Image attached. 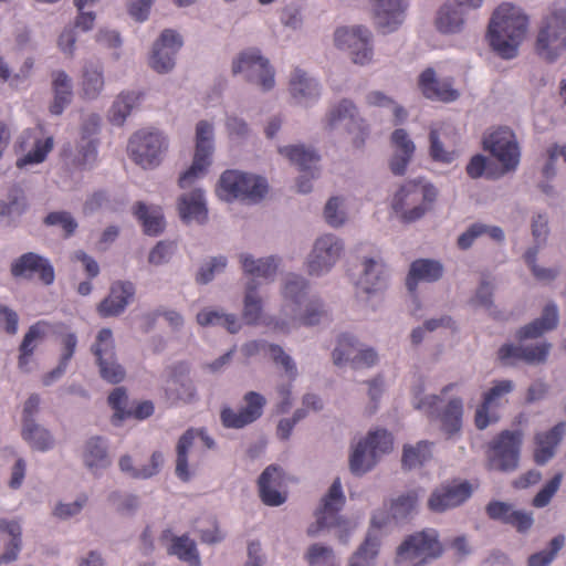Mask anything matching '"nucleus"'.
<instances>
[{
    "instance_id": "obj_16",
    "label": "nucleus",
    "mask_w": 566,
    "mask_h": 566,
    "mask_svg": "<svg viewBox=\"0 0 566 566\" xmlns=\"http://www.w3.org/2000/svg\"><path fill=\"white\" fill-rule=\"evenodd\" d=\"M325 128L334 130L344 126L348 133H357L360 143L364 142L368 135V125L366 120L359 115L357 106L350 99L344 98L333 104L327 111L324 118Z\"/></svg>"
},
{
    "instance_id": "obj_29",
    "label": "nucleus",
    "mask_w": 566,
    "mask_h": 566,
    "mask_svg": "<svg viewBox=\"0 0 566 566\" xmlns=\"http://www.w3.org/2000/svg\"><path fill=\"white\" fill-rule=\"evenodd\" d=\"M390 142L395 149L389 164L390 170L396 176H402L413 157L416 145L403 128L395 129L390 136Z\"/></svg>"
},
{
    "instance_id": "obj_45",
    "label": "nucleus",
    "mask_w": 566,
    "mask_h": 566,
    "mask_svg": "<svg viewBox=\"0 0 566 566\" xmlns=\"http://www.w3.org/2000/svg\"><path fill=\"white\" fill-rule=\"evenodd\" d=\"M263 302L258 292L255 281L248 282L243 300L242 316L248 325H260L264 317H262Z\"/></svg>"
},
{
    "instance_id": "obj_51",
    "label": "nucleus",
    "mask_w": 566,
    "mask_h": 566,
    "mask_svg": "<svg viewBox=\"0 0 566 566\" xmlns=\"http://www.w3.org/2000/svg\"><path fill=\"white\" fill-rule=\"evenodd\" d=\"M432 443L427 440H421L415 446L406 444L402 452V467L407 469H415L423 465L432 455Z\"/></svg>"
},
{
    "instance_id": "obj_49",
    "label": "nucleus",
    "mask_w": 566,
    "mask_h": 566,
    "mask_svg": "<svg viewBox=\"0 0 566 566\" xmlns=\"http://www.w3.org/2000/svg\"><path fill=\"white\" fill-rule=\"evenodd\" d=\"M98 156V140L95 137L81 136L76 144L73 164L83 169L92 168Z\"/></svg>"
},
{
    "instance_id": "obj_41",
    "label": "nucleus",
    "mask_w": 566,
    "mask_h": 566,
    "mask_svg": "<svg viewBox=\"0 0 566 566\" xmlns=\"http://www.w3.org/2000/svg\"><path fill=\"white\" fill-rule=\"evenodd\" d=\"M279 153L287 158L290 163L296 165L301 171L310 172L311 178H315L314 170L321 156L314 148L304 145H290L279 147Z\"/></svg>"
},
{
    "instance_id": "obj_19",
    "label": "nucleus",
    "mask_w": 566,
    "mask_h": 566,
    "mask_svg": "<svg viewBox=\"0 0 566 566\" xmlns=\"http://www.w3.org/2000/svg\"><path fill=\"white\" fill-rule=\"evenodd\" d=\"M515 388L510 379H500L492 382V387L483 394L482 402L475 412V426L483 430L489 424L497 421L499 417L493 412L494 408L501 406V400Z\"/></svg>"
},
{
    "instance_id": "obj_62",
    "label": "nucleus",
    "mask_w": 566,
    "mask_h": 566,
    "mask_svg": "<svg viewBox=\"0 0 566 566\" xmlns=\"http://www.w3.org/2000/svg\"><path fill=\"white\" fill-rule=\"evenodd\" d=\"M564 544H565V536L563 534L555 536L549 542V549L548 551L544 549V551L532 554L528 557L527 565L528 566H548L554 560L557 553L563 548Z\"/></svg>"
},
{
    "instance_id": "obj_17",
    "label": "nucleus",
    "mask_w": 566,
    "mask_h": 566,
    "mask_svg": "<svg viewBox=\"0 0 566 566\" xmlns=\"http://www.w3.org/2000/svg\"><path fill=\"white\" fill-rule=\"evenodd\" d=\"M483 145L503 166L505 171L516 169L520 163V147L514 133L507 127H500L483 139Z\"/></svg>"
},
{
    "instance_id": "obj_48",
    "label": "nucleus",
    "mask_w": 566,
    "mask_h": 566,
    "mask_svg": "<svg viewBox=\"0 0 566 566\" xmlns=\"http://www.w3.org/2000/svg\"><path fill=\"white\" fill-rule=\"evenodd\" d=\"M197 323L203 327L222 326L231 334L238 333L241 328V323L237 315L210 308H205L197 314Z\"/></svg>"
},
{
    "instance_id": "obj_12",
    "label": "nucleus",
    "mask_w": 566,
    "mask_h": 566,
    "mask_svg": "<svg viewBox=\"0 0 566 566\" xmlns=\"http://www.w3.org/2000/svg\"><path fill=\"white\" fill-rule=\"evenodd\" d=\"M523 433L521 430H503L490 443L488 449L489 465L493 470L513 471L520 461Z\"/></svg>"
},
{
    "instance_id": "obj_59",
    "label": "nucleus",
    "mask_w": 566,
    "mask_h": 566,
    "mask_svg": "<svg viewBox=\"0 0 566 566\" xmlns=\"http://www.w3.org/2000/svg\"><path fill=\"white\" fill-rule=\"evenodd\" d=\"M269 356L272 359V361L281 367L286 377L294 381L298 376V370L295 360L292 358L291 355H289L282 346L277 344H272L270 346Z\"/></svg>"
},
{
    "instance_id": "obj_20",
    "label": "nucleus",
    "mask_w": 566,
    "mask_h": 566,
    "mask_svg": "<svg viewBox=\"0 0 566 566\" xmlns=\"http://www.w3.org/2000/svg\"><path fill=\"white\" fill-rule=\"evenodd\" d=\"M136 294L135 284L130 281L118 280L112 283L108 295L97 305L101 317H117L133 302Z\"/></svg>"
},
{
    "instance_id": "obj_61",
    "label": "nucleus",
    "mask_w": 566,
    "mask_h": 566,
    "mask_svg": "<svg viewBox=\"0 0 566 566\" xmlns=\"http://www.w3.org/2000/svg\"><path fill=\"white\" fill-rule=\"evenodd\" d=\"M324 218L332 228L342 227L347 219L345 200L342 197H332L325 205Z\"/></svg>"
},
{
    "instance_id": "obj_60",
    "label": "nucleus",
    "mask_w": 566,
    "mask_h": 566,
    "mask_svg": "<svg viewBox=\"0 0 566 566\" xmlns=\"http://www.w3.org/2000/svg\"><path fill=\"white\" fill-rule=\"evenodd\" d=\"M53 148V138L48 137L45 139H36L34 143V147L32 150H30L28 154H25L23 157L19 158L17 160V166L19 168H23L28 165H35L44 161L48 154Z\"/></svg>"
},
{
    "instance_id": "obj_42",
    "label": "nucleus",
    "mask_w": 566,
    "mask_h": 566,
    "mask_svg": "<svg viewBox=\"0 0 566 566\" xmlns=\"http://www.w3.org/2000/svg\"><path fill=\"white\" fill-rule=\"evenodd\" d=\"M0 533L10 537L0 563H10L18 558L22 547L21 523L17 518H0Z\"/></svg>"
},
{
    "instance_id": "obj_37",
    "label": "nucleus",
    "mask_w": 566,
    "mask_h": 566,
    "mask_svg": "<svg viewBox=\"0 0 566 566\" xmlns=\"http://www.w3.org/2000/svg\"><path fill=\"white\" fill-rule=\"evenodd\" d=\"M165 463V457L161 451H154L150 455L149 462L138 468L134 465L133 458L124 454L118 460L119 470L135 480H147L157 475Z\"/></svg>"
},
{
    "instance_id": "obj_24",
    "label": "nucleus",
    "mask_w": 566,
    "mask_h": 566,
    "mask_svg": "<svg viewBox=\"0 0 566 566\" xmlns=\"http://www.w3.org/2000/svg\"><path fill=\"white\" fill-rule=\"evenodd\" d=\"M374 20L382 33L396 31L405 21L408 0H374Z\"/></svg>"
},
{
    "instance_id": "obj_55",
    "label": "nucleus",
    "mask_w": 566,
    "mask_h": 566,
    "mask_svg": "<svg viewBox=\"0 0 566 566\" xmlns=\"http://www.w3.org/2000/svg\"><path fill=\"white\" fill-rule=\"evenodd\" d=\"M27 199L21 188H10L7 200H0V217L21 216L27 210Z\"/></svg>"
},
{
    "instance_id": "obj_53",
    "label": "nucleus",
    "mask_w": 566,
    "mask_h": 566,
    "mask_svg": "<svg viewBox=\"0 0 566 566\" xmlns=\"http://www.w3.org/2000/svg\"><path fill=\"white\" fill-rule=\"evenodd\" d=\"M49 324L44 321L38 322L30 326L20 345L19 366L24 368L29 364L30 356L35 349V340L40 339L44 334Z\"/></svg>"
},
{
    "instance_id": "obj_23",
    "label": "nucleus",
    "mask_w": 566,
    "mask_h": 566,
    "mask_svg": "<svg viewBox=\"0 0 566 566\" xmlns=\"http://www.w3.org/2000/svg\"><path fill=\"white\" fill-rule=\"evenodd\" d=\"M472 494L467 481L442 484L430 495L428 506L433 512H444L464 503Z\"/></svg>"
},
{
    "instance_id": "obj_26",
    "label": "nucleus",
    "mask_w": 566,
    "mask_h": 566,
    "mask_svg": "<svg viewBox=\"0 0 566 566\" xmlns=\"http://www.w3.org/2000/svg\"><path fill=\"white\" fill-rule=\"evenodd\" d=\"M289 90L295 103L305 107L315 104L321 96L318 82L300 67L291 73Z\"/></svg>"
},
{
    "instance_id": "obj_1",
    "label": "nucleus",
    "mask_w": 566,
    "mask_h": 566,
    "mask_svg": "<svg viewBox=\"0 0 566 566\" xmlns=\"http://www.w3.org/2000/svg\"><path fill=\"white\" fill-rule=\"evenodd\" d=\"M528 17L511 3L499 6L492 14L488 29V41L502 59H514L528 29Z\"/></svg>"
},
{
    "instance_id": "obj_40",
    "label": "nucleus",
    "mask_w": 566,
    "mask_h": 566,
    "mask_svg": "<svg viewBox=\"0 0 566 566\" xmlns=\"http://www.w3.org/2000/svg\"><path fill=\"white\" fill-rule=\"evenodd\" d=\"M558 323V308L555 303H548L541 315V317L534 319L532 323L521 327L516 332V338L518 340H525L528 338H537L545 332L552 331L557 326Z\"/></svg>"
},
{
    "instance_id": "obj_54",
    "label": "nucleus",
    "mask_w": 566,
    "mask_h": 566,
    "mask_svg": "<svg viewBox=\"0 0 566 566\" xmlns=\"http://www.w3.org/2000/svg\"><path fill=\"white\" fill-rule=\"evenodd\" d=\"M304 559L308 566H340L332 547L321 543L312 544L304 554Z\"/></svg>"
},
{
    "instance_id": "obj_44",
    "label": "nucleus",
    "mask_w": 566,
    "mask_h": 566,
    "mask_svg": "<svg viewBox=\"0 0 566 566\" xmlns=\"http://www.w3.org/2000/svg\"><path fill=\"white\" fill-rule=\"evenodd\" d=\"M134 214L142 222L146 234L158 235L164 231V213L159 206H147L139 201L134 207Z\"/></svg>"
},
{
    "instance_id": "obj_57",
    "label": "nucleus",
    "mask_w": 566,
    "mask_h": 566,
    "mask_svg": "<svg viewBox=\"0 0 566 566\" xmlns=\"http://www.w3.org/2000/svg\"><path fill=\"white\" fill-rule=\"evenodd\" d=\"M419 494L417 491H408L391 502L390 511L395 520H405L417 509Z\"/></svg>"
},
{
    "instance_id": "obj_3",
    "label": "nucleus",
    "mask_w": 566,
    "mask_h": 566,
    "mask_svg": "<svg viewBox=\"0 0 566 566\" xmlns=\"http://www.w3.org/2000/svg\"><path fill=\"white\" fill-rule=\"evenodd\" d=\"M438 191L431 184L421 180L408 181L396 192L391 207L402 221L413 222L429 210Z\"/></svg>"
},
{
    "instance_id": "obj_7",
    "label": "nucleus",
    "mask_w": 566,
    "mask_h": 566,
    "mask_svg": "<svg viewBox=\"0 0 566 566\" xmlns=\"http://www.w3.org/2000/svg\"><path fill=\"white\" fill-rule=\"evenodd\" d=\"M443 546L434 528H426L408 535L397 548V560L411 566H426L441 557Z\"/></svg>"
},
{
    "instance_id": "obj_27",
    "label": "nucleus",
    "mask_w": 566,
    "mask_h": 566,
    "mask_svg": "<svg viewBox=\"0 0 566 566\" xmlns=\"http://www.w3.org/2000/svg\"><path fill=\"white\" fill-rule=\"evenodd\" d=\"M180 219L187 223L203 224L208 220V208L205 192L201 188H195L182 193L178 199Z\"/></svg>"
},
{
    "instance_id": "obj_18",
    "label": "nucleus",
    "mask_w": 566,
    "mask_h": 566,
    "mask_svg": "<svg viewBox=\"0 0 566 566\" xmlns=\"http://www.w3.org/2000/svg\"><path fill=\"white\" fill-rule=\"evenodd\" d=\"M182 38L178 32L166 29L154 43L149 59L150 67L160 74L169 73L176 65V56L182 46Z\"/></svg>"
},
{
    "instance_id": "obj_28",
    "label": "nucleus",
    "mask_w": 566,
    "mask_h": 566,
    "mask_svg": "<svg viewBox=\"0 0 566 566\" xmlns=\"http://www.w3.org/2000/svg\"><path fill=\"white\" fill-rule=\"evenodd\" d=\"M419 87L430 99L453 102L460 96L450 78L439 80L433 69H426L419 76Z\"/></svg>"
},
{
    "instance_id": "obj_31",
    "label": "nucleus",
    "mask_w": 566,
    "mask_h": 566,
    "mask_svg": "<svg viewBox=\"0 0 566 566\" xmlns=\"http://www.w3.org/2000/svg\"><path fill=\"white\" fill-rule=\"evenodd\" d=\"M160 541L163 543L169 542L167 545L168 555L176 556L189 566L201 565L197 545L188 535L175 536L170 528H166L161 532Z\"/></svg>"
},
{
    "instance_id": "obj_46",
    "label": "nucleus",
    "mask_w": 566,
    "mask_h": 566,
    "mask_svg": "<svg viewBox=\"0 0 566 566\" xmlns=\"http://www.w3.org/2000/svg\"><path fill=\"white\" fill-rule=\"evenodd\" d=\"M298 324L304 326H315L328 318V310L319 296L311 295L301 307L300 312L294 314Z\"/></svg>"
},
{
    "instance_id": "obj_15",
    "label": "nucleus",
    "mask_w": 566,
    "mask_h": 566,
    "mask_svg": "<svg viewBox=\"0 0 566 566\" xmlns=\"http://www.w3.org/2000/svg\"><path fill=\"white\" fill-rule=\"evenodd\" d=\"M360 265L361 271L356 282L358 294L367 297L380 295L387 287L388 273L379 252L361 256Z\"/></svg>"
},
{
    "instance_id": "obj_52",
    "label": "nucleus",
    "mask_w": 566,
    "mask_h": 566,
    "mask_svg": "<svg viewBox=\"0 0 566 566\" xmlns=\"http://www.w3.org/2000/svg\"><path fill=\"white\" fill-rule=\"evenodd\" d=\"M359 342L354 335L342 334L338 339L336 347L333 350V361L336 366L340 367L346 364H353L357 352L359 349Z\"/></svg>"
},
{
    "instance_id": "obj_43",
    "label": "nucleus",
    "mask_w": 566,
    "mask_h": 566,
    "mask_svg": "<svg viewBox=\"0 0 566 566\" xmlns=\"http://www.w3.org/2000/svg\"><path fill=\"white\" fill-rule=\"evenodd\" d=\"M140 96V93L135 91L119 93L109 109V122L116 126L124 125L133 111L139 105Z\"/></svg>"
},
{
    "instance_id": "obj_30",
    "label": "nucleus",
    "mask_w": 566,
    "mask_h": 566,
    "mask_svg": "<svg viewBox=\"0 0 566 566\" xmlns=\"http://www.w3.org/2000/svg\"><path fill=\"white\" fill-rule=\"evenodd\" d=\"M82 459L94 476H101L112 463L106 440L98 436L88 438L83 447Z\"/></svg>"
},
{
    "instance_id": "obj_33",
    "label": "nucleus",
    "mask_w": 566,
    "mask_h": 566,
    "mask_svg": "<svg viewBox=\"0 0 566 566\" xmlns=\"http://www.w3.org/2000/svg\"><path fill=\"white\" fill-rule=\"evenodd\" d=\"M51 88L53 99L50 104L52 115H61L73 101V80L63 70H55L51 73Z\"/></svg>"
},
{
    "instance_id": "obj_47",
    "label": "nucleus",
    "mask_w": 566,
    "mask_h": 566,
    "mask_svg": "<svg viewBox=\"0 0 566 566\" xmlns=\"http://www.w3.org/2000/svg\"><path fill=\"white\" fill-rule=\"evenodd\" d=\"M21 436L36 451L46 452L53 449L55 444L51 431L36 421L22 426Z\"/></svg>"
},
{
    "instance_id": "obj_21",
    "label": "nucleus",
    "mask_w": 566,
    "mask_h": 566,
    "mask_svg": "<svg viewBox=\"0 0 566 566\" xmlns=\"http://www.w3.org/2000/svg\"><path fill=\"white\" fill-rule=\"evenodd\" d=\"M10 271L14 277H31L38 273L39 279L45 285H51L55 280L54 268L51 261L34 252H27L17 258L11 263Z\"/></svg>"
},
{
    "instance_id": "obj_2",
    "label": "nucleus",
    "mask_w": 566,
    "mask_h": 566,
    "mask_svg": "<svg viewBox=\"0 0 566 566\" xmlns=\"http://www.w3.org/2000/svg\"><path fill=\"white\" fill-rule=\"evenodd\" d=\"M534 53L547 64L566 56V0H556L545 13L536 30Z\"/></svg>"
},
{
    "instance_id": "obj_22",
    "label": "nucleus",
    "mask_w": 566,
    "mask_h": 566,
    "mask_svg": "<svg viewBox=\"0 0 566 566\" xmlns=\"http://www.w3.org/2000/svg\"><path fill=\"white\" fill-rule=\"evenodd\" d=\"M197 437H200L208 449L216 447L214 440L206 432L205 429H188L178 440L176 446V475L179 480L188 482L193 476L190 470L188 457Z\"/></svg>"
},
{
    "instance_id": "obj_34",
    "label": "nucleus",
    "mask_w": 566,
    "mask_h": 566,
    "mask_svg": "<svg viewBox=\"0 0 566 566\" xmlns=\"http://www.w3.org/2000/svg\"><path fill=\"white\" fill-rule=\"evenodd\" d=\"M239 261L243 273L252 276L253 281L254 279L273 281L281 263V259L276 255L255 258L250 253H241Z\"/></svg>"
},
{
    "instance_id": "obj_13",
    "label": "nucleus",
    "mask_w": 566,
    "mask_h": 566,
    "mask_svg": "<svg viewBox=\"0 0 566 566\" xmlns=\"http://www.w3.org/2000/svg\"><path fill=\"white\" fill-rule=\"evenodd\" d=\"M233 74H242L243 77L261 87L262 91H271L275 86V73L258 49H249L238 55L232 63Z\"/></svg>"
},
{
    "instance_id": "obj_8",
    "label": "nucleus",
    "mask_w": 566,
    "mask_h": 566,
    "mask_svg": "<svg viewBox=\"0 0 566 566\" xmlns=\"http://www.w3.org/2000/svg\"><path fill=\"white\" fill-rule=\"evenodd\" d=\"M345 255V241L335 233L318 235L305 259L308 275L322 277L333 271Z\"/></svg>"
},
{
    "instance_id": "obj_4",
    "label": "nucleus",
    "mask_w": 566,
    "mask_h": 566,
    "mask_svg": "<svg viewBox=\"0 0 566 566\" xmlns=\"http://www.w3.org/2000/svg\"><path fill=\"white\" fill-rule=\"evenodd\" d=\"M346 496L343 491L339 478H336L329 486L327 493L323 496L321 505L315 512L316 525L308 528L311 535H315L324 528H338L339 541L346 543L347 535L352 527L349 523L340 515L345 506Z\"/></svg>"
},
{
    "instance_id": "obj_10",
    "label": "nucleus",
    "mask_w": 566,
    "mask_h": 566,
    "mask_svg": "<svg viewBox=\"0 0 566 566\" xmlns=\"http://www.w3.org/2000/svg\"><path fill=\"white\" fill-rule=\"evenodd\" d=\"M195 155L191 166L184 171L178 180L181 189L192 187L196 181L202 178L209 166L214 151V126L208 120H199L196 125Z\"/></svg>"
},
{
    "instance_id": "obj_36",
    "label": "nucleus",
    "mask_w": 566,
    "mask_h": 566,
    "mask_svg": "<svg viewBox=\"0 0 566 566\" xmlns=\"http://www.w3.org/2000/svg\"><path fill=\"white\" fill-rule=\"evenodd\" d=\"M564 433L565 423L559 422L552 429L535 434L534 460L537 464L543 465L554 457Z\"/></svg>"
},
{
    "instance_id": "obj_5",
    "label": "nucleus",
    "mask_w": 566,
    "mask_h": 566,
    "mask_svg": "<svg viewBox=\"0 0 566 566\" xmlns=\"http://www.w3.org/2000/svg\"><path fill=\"white\" fill-rule=\"evenodd\" d=\"M168 149L167 137L158 129L142 128L128 139V157L143 169L158 167Z\"/></svg>"
},
{
    "instance_id": "obj_25",
    "label": "nucleus",
    "mask_w": 566,
    "mask_h": 566,
    "mask_svg": "<svg viewBox=\"0 0 566 566\" xmlns=\"http://www.w3.org/2000/svg\"><path fill=\"white\" fill-rule=\"evenodd\" d=\"M105 88L104 65L99 61L83 63L78 78V94L84 101L97 99Z\"/></svg>"
},
{
    "instance_id": "obj_35",
    "label": "nucleus",
    "mask_w": 566,
    "mask_h": 566,
    "mask_svg": "<svg viewBox=\"0 0 566 566\" xmlns=\"http://www.w3.org/2000/svg\"><path fill=\"white\" fill-rule=\"evenodd\" d=\"M259 493L262 502L269 506H279L286 500L285 494L279 491L282 483V470L276 465H269L259 478Z\"/></svg>"
},
{
    "instance_id": "obj_38",
    "label": "nucleus",
    "mask_w": 566,
    "mask_h": 566,
    "mask_svg": "<svg viewBox=\"0 0 566 566\" xmlns=\"http://www.w3.org/2000/svg\"><path fill=\"white\" fill-rule=\"evenodd\" d=\"M443 275V265L441 262L431 259H418L410 265L407 276V287L410 292L416 291L418 283L436 282Z\"/></svg>"
},
{
    "instance_id": "obj_9",
    "label": "nucleus",
    "mask_w": 566,
    "mask_h": 566,
    "mask_svg": "<svg viewBox=\"0 0 566 566\" xmlns=\"http://www.w3.org/2000/svg\"><path fill=\"white\" fill-rule=\"evenodd\" d=\"M392 448V437L384 429L370 431L359 440L349 455V470L356 476L371 471L379 459Z\"/></svg>"
},
{
    "instance_id": "obj_11",
    "label": "nucleus",
    "mask_w": 566,
    "mask_h": 566,
    "mask_svg": "<svg viewBox=\"0 0 566 566\" xmlns=\"http://www.w3.org/2000/svg\"><path fill=\"white\" fill-rule=\"evenodd\" d=\"M334 41L338 49L349 54L353 63L365 66L374 61V35L367 27L338 28Z\"/></svg>"
},
{
    "instance_id": "obj_50",
    "label": "nucleus",
    "mask_w": 566,
    "mask_h": 566,
    "mask_svg": "<svg viewBox=\"0 0 566 566\" xmlns=\"http://www.w3.org/2000/svg\"><path fill=\"white\" fill-rule=\"evenodd\" d=\"M379 534L373 530H368L365 541L354 554L350 564H357V566H370L379 553Z\"/></svg>"
},
{
    "instance_id": "obj_58",
    "label": "nucleus",
    "mask_w": 566,
    "mask_h": 566,
    "mask_svg": "<svg viewBox=\"0 0 566 566\" xmlns=\"http://www.w3.org/2000/svg\"><path fill=\"white\" fill-rule=\"evenodd\" d=\"M43 223L46 227H55L61 229L64 238L72 237L78 227V223L72 213L64 210L52 211L48 213L43 220Z\"/></svg>"
},
{
    "instance_id": "obj_56",
    "label": "nucleus",
    "mask_w": 566,
    "mask_h": 566,
    "mask_svg": "<svg viewBox=\"0 0 566 566\" xmlns=\"http://www.w3.org/2000/svg\"><path fill=\"white\" fill-rule=\"evenodd\" d=\"M91 350L96 358V363L111 359L116 355L115 340L111 328H102L97 333Z\"/></svg>"
},
{
    "instance_id": "obj_6",
    "label": "nucleus",
    "mask_w": 566,
    "mask_h": 566,
    "mask_svg": "<svg viewBox=\"0 0 566 566\" xmlns=\"http://www.w3.org/2000/svg\"><path fill=\"white\" fill-rule=\"evenodd\" d=\"M266 191L268 184L264 178L240 170H226L219 179L218 195L228 202L237 199L255 203Z\"/></svg>"
},
{
    "instance_id": "obj_64",
    "label": "nucleus",
    "mask_w": 566,
    "mask_h": 566,
    "mask_svg": "<svg viewBox=\"0 0 566 566\" xmlns=\"http://www.w3.org/2000/svg\"><path fill=\"white\" fill-rule=\"evenodd\" d=\"M226 130L230 140L242 143L250 136V127L244 118L235 114H227L224 120Z\"/></svg>"
},
{
    "instance_id": "obj_32",
    "label": "nucleus",
    "mask_w": 566,
    "mask_h": 566,
    "mask_svg": "<svg viewBox=\"0 0 566 566\" xmlns=\"http://www.w3.org/2000/svg\"><path fill=\"white\" fill-rule=\"evenodd\" d=\"M310 283L298 274H287L283 280L282 295L284 300L283 312L296 314L301 311L303 303L311 296L308 295Z\"/></svg>"
},
{
    "instance_id": "obj_63",
    "label": "nucleus",
    "mask_w": 566,
    "mask_h": 566,
    "mask_svg": "<svg viewBox=\"0 0 566 566\" xmlns=\"http://www.w3.org/2000/svg\"><path fill=\"white\" fill-rule=\"evenodd\" d=\"M228 264V259L223 255H218L209 259L202 263L197 275L196 281L200 284H208L217 274L224 271Z\"/></svg>"
},
{
    "instance_id": "obj_14",
    "label": "nucleus",
    "mask_w": 566,
    "mask_h": 566,
    "mask_svg": "<svg viewBox=\"0 0 566 566\" xmlns=\"http://www.w3.org/2000/svg\"><path fill=\"white\" fill-rule=\"evenodd\" d=\"M441 397L438 395H428L415 401V408L423 411L430 418H437L441 422L442 430L448 436H453L461 430L463 418V400L460 397L451 398L446 407L439 411L438 405Z\"/></svg>"
},
{
    "instance_id": "obj_39",
    "label": "nucleus",
    "mask_w": 566,
    "mask_h": 566,
    "mask_svg": "<svg viewBox=\"0 0 566 566\" xmlns=\"http://www.w3.org/2000/svg\"><path fill=\"white\" fill-rule=\"evenodd\" d=\"M465 10L447 0L437 12L436 28L442 34L461 33L465 25Z\"/></svg>"
}]
</instances>
